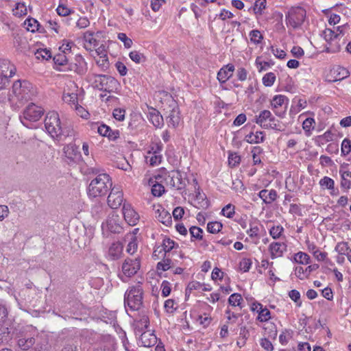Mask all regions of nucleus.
I'll return each instance as SVG.
<instances>
[{
    "instance_id": "1",
    "label": "nucleus",
    "mask_w": 351,
    "mask_h": 351,
    "mask_svg": "<svg viewBox=\"0 0 351 351\" xmlns=\"http://www.w3.org/2000/svg\"><path fill=\"white\" fill-rule=\"evenodd\" d=\"M45 128L47 133L57 141L72 136L74 134L73 130L70 126L61 123L59 114L55 111L47 114L45 119Z\"/></svg>"
},
{
    "instance_id": "2",
    "label": "nucleus",
    "mask_w": 351,
    "mask_h": 351,
    "mask_svg": "<svg viewBox=\"0 0 351 351\" xmlns=\"http://www.w3.org/2000/svg\"><path fill=\"white\" fill-rule=\"evenodd\" d=\"M112 185V182L108 174H99L90 182L88 187V195L91 197L104 196Z\"/></svg>"
},
{
    "instance_id": "3",
    "label": "nucleus",
    "mask_w": 351,
    "mask_h": 351,
    "mask_svg": "<svg viewBox=\"0 0 351 351\" xmlns=\"http://www.w3.org/2000/svg\"><path fill=\"white\" fill-rule=\"evenodd\" d=\"M143 289L140 283L130 286L124 295V304L131 311H138L143 306Z\"/></svg>"
},
{
    "instance_id": "4",
    "label": "nucleus",
    "mask_w": 351,
    "mask_h": 351,
    "mask_svg": "<svg viewBox=\"0 0 351 351\" xmlns=\"http://www.w3.org/2000/svg\"><path fill=\"white\" fill-rule=\"evenodd\" d=\"M44 114V110L34 104H29L20 116V120L23 125L29 128V122L38 121Z\"/></svg>"
},
{
    "instance_id": "5",
    "label": "nucleus",
    "mask_w": 351,
    "mask_h": 351,
    "mask_svg": "<svg viewBox=\"0 0 351 351\" xmlns=\"http://www.w3.org/2000/svg\"><path fill=\"white\" fill-rule=\"evenodd\" d=\"M140 267L141 263L139 258H136L132 259L128 258L122 264V274H119V277L123 282H126L127 278L134 276L140 269Z\"/></svg>"
},
{
    "instance_id": "6",
    "label": "nucleus",
    "mask_w": 351,
    "mask_h": 351,
    "mask_svg": "<svg viewBox=\"0 0 351 351\" xmlns=\"http://www.w3.org/2000/svg\"><path fill=\"white\" fill-rule=\"evenodd\" d=\"M305 16L306 10L302 7L291 8L286 14L287 24L297 28L303 23Z\"/></svg>"
},
{
    "instance_id": "7",
    "label": "nucleus",
    "mask_w": 351,
    "mask_h": 351,
    "mask_svg": "<svg viewBox=\"0 0 351 351\" xmlns=\"http://www.w3.org/2000/svg\"><path fill=\"white\" fill-rule=\"evenodd\" d=\"M165 181L167 186L176 190L184 189L186 186L185 179L183 178V173L179 170L169 171L167 174Z\"/></svg>"
},
{
    "instance_id": "8",
    "label": "nucleus",
    "mask_w": 351,
    "mask_h": 351,
    "mask_svg": "<svg viewBox=\"0 0 351 351\" xmlns=\"http://www.w3.org/2000/svg\"><path fill=\"white\" fill-rule=\"evenodd\" d=\"M27 85L29 84L25 81L21 82L18 80L14 82L12 91L18 100H27L30 97Z\"/></svg>"
},
{
    "instance_id": "9",
    "label": "nucleus",
    "mask_w": 351,
    "mask_h": 351,
    "mask_svg": "<svg viewBox=\"0 0 351 351\" xmlns=\"http://www.w3.org/2000/svg\"><path fill=\"white\" fill-rule=\"evenodd\" d=\"M123 202V191L119 186H114L108 197V204L112 209L118 208Z\"/></svg>"
},
{
    "instance_id": "10",
    "label": "nucleus",
    "mask_w": 351,
    "mask_h": 351,
    "mask_svg": "<svg viewBox=\"0 0 351 351\" xmlns=\"http://www.w3.org/2000/svg\"><path fill=\"white\" fill-rule=\"evenodd\" d=\"M71 92L64 90L62 94V100L73 108L80 100V95L78 93L80 90L77 85L73 82L71 84Z\"/></svg>"
},
{
    "instance_id": "11",
    "label": "nucleus",
    "mask_w": 351,
    "mask_h": 351,
    "mask_svg": "<svg viewBox=\"0 0 351 351\" xmlns=\"http://www.w3.org/2000/svg\"><path fill=\"white\" fill-rule=\"evenodd\" d=\"M123 215L125 221L130 226H135L139 221L138 213L133 208L130 204L124 203L123 206Z\"/></svg>"
},
{
    "instance_id": "12",
    "label": "nucleus",
    "mask_w": 351,
    "mask_h": 351,
    "mask_svg": "<svg viewBox=\"0 0 351 351\" xmlns=\"http://www.w3.org/2000/svg\"><path fill=\"white\" fill-rule=\"evenodd\" d=\"M156 218L158 221L161 222L166 226H169L172 223V218L171 214L166 210L162 206L158 205L154 206Z\"/></svg>"
},
{
    "instance_id": "13",
    "label": "nucleus",
    "mask_w": 351,
    "mask_h": 351,
    "mask_svg": "<svg viewBox=\"0 0 351 351\" xmlns=\"http://www.w3.org/2000/svg\"><path fill=\"white\" fill-rule=\"evenodd\" d=\"M330 75L332 79L329 80L332 82L340 81L347 78L350 75L349 71L341 66H334L330 71Z\"/></svg>"
},
{
    "instance_id": "14",
    "label": "nucleus",
    "mask_w": 351,
    "mask_h": 351,
    "mask_svg": "<svg viewBox=\"0 0 351 351\" xmlns=\"http://www.w3.org/2000/svg\"><path fill=\"white\" fill-rule=\"evenodd\" d=\"M16 71L15 66L8 60H0V74L6 75L8 81H10V78L15 74Z\"/></svg>"
},
{
    "instance_id": "15",
    "label": "nucleus",
    "mask_w": 351,
    "mask_h": 351,
    "mask_svg": "<svg viewBox=\"0 0 351 351\" xmlns=\"http://www.w3.org/2000/svg\"><path fill=\"white\" fill-rule=\"evenodd\" d=\"M269 250L272 259L281 257L287 251V245L283 242H273L269 245Z\"/></svg>"
},
{
    "instance_id": "16",
    "label": "nucleus",
    "mask_w": 351,
    "mask_h": 351,
    "mask_svg": "<svg viewBox=\"0 0 351 351\" xmlns=\"http://www.w3.org/2000/svg\"><path fill=\"white\" fill-rule=\"evenodd\" d=\"M234 71V66L232 64L223 66L217 73V80L221 84L225 83L232 77Z\"/></svg>"
},
{
    "instance_id": "17",
    "label": "nucleus",
    "mask_w": 351,
    "mask_h": 351,
    "mask_svg": "<svg viewBox=\"0 0 351 351\" xmlns=\"http://www.w3.org/2000/svg\"><path fill=\"white\" fill-rule=\"evenodd\" d=\"M157 342V337L149 331L143 332L139 339V343L142 346L149 348L154 346Z\"/></svg>"
},
{
    "instance_id": "18",
    "label": "nucleus",
    "mask_w": 351,
    "mask_h": 351,
    "mask_svg": "<svg viewBox=\"0 0 351 351\" xmlns=\"http://www.w3.org/2000/svg\"><path fill=\"white\" fill-rule=\"evenodd\" d=\"M123 245L120 242H114L109 247L108 256L110 260L114 261L119 259L123 252Z\"/></svg>"
},
{
    "instance_id": "19",
    "label": "nucleus",
    "mask_w": 351,
    "mask_h": 351,
    "mask_svg": "<svg viewBox=\"0 0 351 351\" xmlns=\"http://www.w3.org/2000/svg\"><path fill=\"white\" fill-rule=\"evenodd\" d=\"M75 62L71 64L70 66V70L74 71L79 75H84L87 71L86 62L82 56H77L75 58Z\"/></svg>"
},
{
    "instance_id": "20",
    "label": "nucleus",
    "mask_w": 351,
    "mask_h": 351,
    "mask_svg": "<svg viewBox=\"0 0 351 351\" xmlns=\"http://www.w3.org/2000/svg\"><path fill=\"white\" fill-rule=\"evenodd\" d=\"M258 197L263 199L266 204H270L277 198V192L274 189H263L258 193Z\"/></svg>"
},
{
    "instance_id": "21",
    "label": "nucleus",
    "mask_w": 351,
    "mask_h": 351,
    "mask_svg": "<svg viewBox=\"0 0 351 351\" xmlns=\"http://www.w3.org/2000/svg\"><path fill=\"white\" fill-rule=\"evenodd\" d=\"M339 174L341 176V187L347 191L351 188V172L343 169L341 167L339 169Z\"/></svg>"
},
{
    "instance_id": "22",
    "label": "nucleus",
    "mask_w": 351,
    "mask_h": 351,
    "mask_svg": "<svg viewBox=\"0 0 351 351\" xmlns=\"http://www.w3.org/2000/svg\"><path fill=\"white\" fill-rule=\"evenodd\" d=\"M252 310L257 311L258 313V319L261 322H265L271 318L269 309L266 307L263 308L260 303L253 304Z\"/></svg>"
},
{
    "instance_id": "23",
    "label": "nucleus",
    "mask_w": 351,
    "mask_h": 351,
    "mask_svg": "<svg viewBox=\"0 0 351 351\" xmlns=\"http://www.w3.org/2000/svg\"><path fill=\"white\" fill-rule=\"evenodd\" d=\"M84 47L88 51H92L97 45V40L94 37V32L86 31L84 33Z\"/></svg>"
},
{
    "instance_id": "24",
    "label": "nucleus",
    "mask_w": 351,
    "mask_h": 351,
    "mask_svg": "<svg viewBox=\"0 0 351 351\" xmlns=\"http://www.w3.org/2000/svg\"><path fill=\"white\" fill-rule=\"evenodd\" d=\"M114 340L110 337H106L93 351H114Z\"/></svg>"
},
{
    "instance_id": "25",
    "label": "nucleus",
    "mask_w": 351,
    "mask_h": 351,
    "mask_svg": "<svg viewBox=\"0 0 351 351\" xmlns=\"http://www.w3.org/2000/svg\"><path fill=\"white\" fill-rule=\"evenodd\" d=\"M149 120L156 128H161L163 125V118L158 110L151 108L148 114Z\"/></svg>"
},
{
    "instance_id": "26",
    "label": "nucleus",
    "mask_w": 351,
    "mask_h": 351,
    "mask_svg": "<svg viewBox=\"0 0 351 351\" xmlns=\"http://www.w3.org/2000/svg\"><path fill=\"white\" fill-rule=\"evenodd\" d=\"M136 330L141 332L143 330L147 329L149 325V319L145 313H141L136 319Z\"/></svg>"
},
{
    "instance_id": "27",
    "label": "nucleus",
    "mask_w": 351,
    "mask_h": 351,
    "mask_svg": "<svg viewBox=\"0 0 351 351\" xmlns=\"http://www.w3.org/2000/svg\"><path fill=\"white\" fill-rule=\"evenodd\" d=\"M98 78L99 80H96V82H99V84H97V87L100 90H105L110 92V90H108L105 85L108 83L112 86H116L117 84V81L114 78L106 75H98Z\"/></svg>"
},
{
    "instance_id": "28",
    "label": "nucleus",
    "mask_w": 351,
    "mask_h": 351,
    "mask_svg": "<svg viewBox=\"0 0 351 351\" xmlns=\"http://www.w3.org/2000/svg\"><path fill=\"white\" fill-rule=\"evenodd\" d=\"M180 121V111L178 108H173L167 117V122L169 126L176 128Z\"/></svg>"
},
{
    "instance_id": "29",
    "label": "nucleus",
    "mask_w": 351,
    "mask_h": 351,
    "mask_svg": "<svg viewBox=\"0 0 351 351\" xmlns=\"http://www.w3.org/2000/svg\"><path fill=\"white\" fill-rule=\"evenodd\" d=\"M195 207L197 208H206L208 206V202L204 193H202L198 187L195 191Z\"/></svg>"
},
{
    "instance_id": "30",
    "label": "nucleus",
    "mask_w": 351,
    "mask_h": 351,
    "mask_svg": "<svg viewBox=\"0 0 351 351\" xmlns=\"http://www.w3.org/2000/svg\"><path fill=\"white\" fill-rule=\"evenodd\" d=\"M63 152L64 156L71 160H74L79 155L77 147L72 143L65 145L63 148Z\"/></svg>"
},
{
    "instance_id": "31",
    "label": "nucleus",
    "mask_w": 351,
    "mask_h": 351,
    "mask_svg": "<svg viewBox=\"0 0 351 351\" xmlns=\"http://www.w3.org/2000/svg\"><path fill=\"white\" fill-rule=\"evenodd\" d=\"M289 99L288 98L282 95H275L271 101V105L274 110H277L278 108L282 107L283 105H285V108L288 105Z\"/></svg>"
},
{
    "instance_id": "32",
    "label": "nucleus",
    "mask_w": 351,
    "mask_h": 351,
    "mask_svg": "<svg viewBox=\"0 0 351 351\" xmlns=\"http://www.w3.org/2000/svg\"><path fill=\"white\" fill-rule=\"evenodd\" d=\"M245 141L249 143H260L265 140V134L262 131L256 132V134L252 132L245 136Z\"/></svg>"
},
{
    "instance_id": "33",
    "label": "nucleus",
    "mask_w": 351,
    "mask_h": 351,
    "mask_svg": "<svg viewBox=\"0 0 351 351\" xmlns=\"http://www.w3.org/2000/svg\"><path fill=\"white\" fill-rule=\"evenodd\" d=\"M271 113L269 110H264L258 116H256V123L263 128L267 124L266 121L271 118Z\"/></svg>"
},
{
    "instance_id": "34",
    "label": "nucleus",
    "mask_w": 351,
    "mask_h": 351,
    "mask_svg": "<svg viewBox=\"0 0 351 351\" xmlns=\"http://www.w3.org/2000/svg\"><path fill=\"white\" fill-rule=\"evenodd\" d=\"M34 343L35 339L33 337H24L18 340V346L23 350L29 349Z\"/></svg>"
},
{
    "instance_id": "35",
    "label": "nucleus",
    "mask_w": 351,
    "mask_h": 351,
    "mask_svg": "<svg viewBox=\"0 0 351 351\" xmlns=\"http://www.w3.org/2000/svg\"><path fill=\"white\" fill-rule=\"evenodd\" d=\"M12 12L17 17L23 16L27 14V7L24 3H16Z\"/></svg>"
},
{
    "instance_id": "36",
    "label": "nucleus",
    "mask_w": 351,
    "mask_h": 351,
    "mask_svg": "<svg viewBox=\"0 0 351 351\" xmlns=\"http://www.w3.org/2000/svg\"><path fill=\"white\" fill-rule=\"evenodd\" d=\"M294 261L302 265L310 263V256L305 252H299L294 255Z\"/></svg>"
},
{
    "instance_id": "37",
    "label": "nucleus",
    "mask_w": 351,
    "mask_h": 351,
    "mask_svg": "<svg viewBox=\"0 0 351 351\" xmlns=\"http://www.w3.org/2000/svg\"><path fill=\"white\" fill-rule=\"evenodd\" d=\"M335 250L339 254V255H346L347 256L348 254L349 251H351V249L350 248L347 242H339L335 248Z\"/></svg>"
},
{
    "instance_id": "38",
    "label": "nucleus",
    "mask_w": 351,
    "mask_h": 351,
    "mask_svg": "<svg viewBox=\"0 0 351 351\" xmlns=\"http://www.w3.org/2000/svg\"><path fill=\"white\" fill-rule=\"evenodd\" d=\"M130 239L127 246L126 251L130 254H134L138 249L137 238L134 235H130Z\"/></svg>"
},
{
    "instance_id": "39",
    "label": "nucleus",
    "mask_w": 351,
    "mask_h": 351,
    "mask_svg": "<svg viewBox=\"0 0 351 351\" xmlns=\"http://www.w3.org/2000/svg\"><path fill=\"white\" fill-rule=\"evenodd\" d=\"M174 241L171 240L169 238H165L162 241V243L160 245L161 248L160 250H162L165 252V254L167 252H169L172 249L174 248L175 246Z\"/></svg>"
},
{
    "instance_id": "40",
    "label": "nucleus",
    "mask_w": 351,
    "mask_h": 351,
    "mask_svg": "<svg viewBox=\"0 0 351 351\" xmlns=\"http://www.w3.org/2000/svg\"><path fill=\"white\" fill-rule=\"evenodd\" d=\"M130 58L135 63L140 64L146 61L143 53L137 51H132L129 53Z\"/></svg>"
},
{
    "instance_id": "41",
    "label": "nucleus",
    "mask_w": 351,
    "mask_h": 351,
    "mask_svg": "<svg viewBox=\"0 0 351 351\" xmlns=\"http://www.w3.org/2000/svg\"><path fill=\"white\" fill-rule=\"evenodd\" d=\"M223 224L219 221H211L207 224V230L212 234H216L221 231Z\"/></svg>"
},
{
    "instance_id": "42",
    "label": "nucleus",
    "mask_w": 351,
    "mask_h": 351,
    "mask_svg": "<svg viewBox=\"0 0 351 351\" xmlns=\"http://www.w3.org/2000/svg\"><path fill=\"white\" fill-rule=\"evenodd\" d=\"M319 185L324 189H333L335 181L328 176H324L319 180Z\"/></svg>"
},
{
    "instance_id": "43",
    "label": "nucleus",
    "mask_w": 351,
    "mask_h": 351,
    "mask_svg": "<svg viewBox=\"0 0 351 351\" xmlns=\"http://www.w3.org/2000/svg\"><path fill=\"white\" fill-rule=\"evenodd\" d=\"M53 61L57 66H65L67 64L68 58L64 53H58L54 56Z\"/></svg>"
},
{
    "instance_id": "44",
    "label": "nucleus",
    "mask_w": 351,
    "mask_h": 351,
    "mask_svg": "<svg viewBox=\"0 0 351 351\" xmlns=\"http://www.w3.org/2000/svg\"><path fill=\"white\" fill-rule=\"evenodd\" d=\"M221 215L227 218H232L235 214V206L232 204H228L221 210Z\"/></svg>"
},
{
    "instance_id": "45",
    "label": "nucleus",
    "mask_w": 351,
    "mask_h": 351,
    "mask_svg": "<svg viewBox=\"0 0 351 351\" xmlns=\"http://www.w3.org/2000/svg\"><path fill=\"white\" fill-rule=\"evenodd\" d=\"M276 79V77L274 73H267L263 77V84L265 86H271L274 84Z\"/></svg>"
},
{
    "instance_id": "46",
    "label": "nucleus",
    "mask_w": 351,
    "mask_h": 351,
    "mask_svg": "<svg viewBox=\"0 0 351 351\" xmlns=\"http://www.w3.org/2000/svg\"><path fill=\"white\" fill-rule=\"evenodd\" d=\"M263 128L280 130V122L276 120V118L271 115L269 120V123H267L265 125H263Z\"/></svg>"
},
{
    "instance_id": "47",
    "label": "nucleus",
    "mask_w": 351,
    "mask_h": 351,
    "mask_svg": "<svg viewBox=\"0 0 351 351\" xmlns=\"http://www.w3.org/2000/svg\"><path fill=\"white\" fill-rule=\"evenodd\" d=\"M250 38L251 42L255 43V44H259L261 43L262 40L263 39V36L261 34V32L257 29H253L250 32Z\"/></svg>"
},
{
    "instance_id": "48",
    "label": "nucleus",
    "mask_w": 351,
    "mask_h": 351,
    "mask_svg": "<svg viewBox=\"0 0 351 351\" xmlns=\"http://www.w3.org/2000/svg\"><path fill=\"white\" fill-rule=\"evenodd\" d=\"M266 8V0H256L253 10L256 14H262L263 10Z\"/></svg>"
},
{
    "instance_id": "49",
    "label": "nucleus",
    "mask_w": 351,
    "mask_h": 351,
    "mask_svg": "<svg viewBox=\"0 0 351 351\" xmlns=\"http://www.w3.org/2000/svg\"><path fill=\"white\" fill-rule=\"evenodd\" d=\"M341 155L347 156L351 152V141L350 139L346 138L341 143Z\"/></svg>"
},
{
    "instance_id": "50",
    "label": "nucleus",
    "mask_w": 351,
    "mask_h": 351,
    "mask_svg": "<svg viewBox=\"0 0 351 351\" xmlns=\"http://www.w3.org/2000/svg\"><path fill=\"white\" fill-rule=\"evenodd\" d=\"M190 234L192 238H194L197 240H202L203 239V230L197 226H192L189 229Z\"/></svg>"
},
{
    "instance_id": "51",
    "label": "nucleus",
    "mask_w": 351,
    "mask_h": 351,
    "mask_svg": "<svg viewBox=\"0 0 351 351\" xmlns=\"http://www.w3.org/2000/svg\"><path fill=\"white\" fill-rule=\"evenodd\" d=\"M165 193V187L159 183L154 184L152 187V193L155 197H160Z\"/></svg>"
},
{
    "instance_id": "52",
    "label": "nucleus",
    "mask_w": 351,
    "mask_h": 351,
    "mask_svg": "<svg viewBox=\"0 0 351 351\" xmlns=\"http://www.w3.org/2000/svg\"><path fill=\"white\" fill-rule=\"evenodd\" d=\"M241 300H243V298L241 294L233 293L229 297L228 303L232 306H237L240 305Z\"/></svg>"
},
{
    "instance_id": "53",
    "label": "nucleus",
    "mask_w": 351,
    "mask_h": 351,
    "mask_svg": "<svg viewBox=\"0 0 351 351\" xmlns=\"http://www.w3.org/2000/svg\"><path fill=\"white\" fill-rule=\"evenodd\" d=\"M324 36L327 42H330L334 39H337L339 37V34L334 30L330 29H326L324 32Z\"/></svg>"
},
{
    "instance_id": "54",
    "label": "nucleus",
    "mask_w": 351,
    "mask_h": 351,
    "mask_svg": "<svg viewBox=\"0 0 351 351\" xmlns=\"http://www.w3.org/2000/svg\"><path fill=\"white\" fill-rule=\"evenodd\" d=\"M35 56L36 58H42L43 60H48L51 56L50 51L47 49H38L35 53Z\"/></svg>"
},
{
    "instance_id": "55",
    "label": "nucleus",
    "mask_w": 351,
    "mask_h": 351,
    "mask_svg": "<svg viewBox=\"0 0 351 351\" xmlns=\"http://www.w3.org/2000/svg\"><path fill=\"white\" fill-rule=\"evenodd\" d=\"M315 121L313 118H306L302 123V128L306 132H310L314 129Z\"/></svg>"
},
{
    "instance_id": "56",
    "label": "nucleus",
    "mask_w": 351,
    "mask_h": 351,
    "mask_svg": "<svg viewBox=\"0 0 351 351\" xmlns=\"http://www.w3.org/2000/svg\"><path fill=\"white\" fill-rule=\"evenodd\" d=\"M162 161V156L159 152H154L150 156L149 162L151 166H156L160 164Z\"/></svg>"
},
{
    "instance_id": "57",
    "label": "nucleus",
    "mask_w": 351,
    "mask_h": 351,
    "mask_svg": "<svg viewBox=\"0 0 351 351\" xmlns=\"http://www.w3.org/2000/svg\"><path fill=\"white\" fill-rule=\"evenodd\" d=\"M25 25H27V29L32 32H34L36 29H38V26L39 25L38 22L34 19H27L25 21Z\"/></svg>"
},
{
    "instance_id": "58",
    "label": "nucleus",
    "mask_w": 351,
    "mask_h": 351,
    "mask_svg": "<svg viewBox=\"0 0 351 351\" xmlns=\"http://www.w3.org/2000/svg\"><path fill=\"white\" fill-rule=\"evenodd\" d=\"M284 228L281 226H273L270 230L269 234L273 239H276L280 238Z\"/></svg>"
},
{
    "instance_id": "59",
    "label": "nucleus",
    "mask_w": 351,
    "mask_h": 351,
    "mask_svg": "<svg viewBox=\"0 0 351 351\" xmlns=\"http://www.w3.org/2000/svg\"><path fill=\"white\" fill-rule=\"evenodd\" d=\"M252 262L250 258H243L239 263V268L243 272H247L250 270Z\"/></svg>"
},
{
    "instance_id": "60",
    "label": "nucleus",
    "mask_w": 351,
    "mask_h": 351,
    "mask_svg": "<svg viewBox=\"0 0 351 351\" xmlns=\"http://www.w3.org/2000/svg\"><path fill=\"white\" fill-rule=\"evenodd\" d=\"M292 332L286 330L282 332L279 336V341L282 345H286L289 340L292 337Z\"/></svg>"
},
{
    "instance_id": "61",
    "label": "nucleus",
    "mask_w": 351,
    "mask_h": 351,
    "mask_svg": "<svg viewBox=\"0 0 351 351\" xmlns=\"http://www.w3.org/2000/svg\"><path fill=\"white\" fill-rule=\"evenodd\" d=\"M241 157L236 153H232L228 156V163L231 167H235L240 163Z\"/></svg>"
},
{
    "instance_id": "62",
    "label": "nucleus",
    "mask_w": 351,
    "mask_h": 351,
    "mask_svg": "<svg viewBox=\"0 0 351 351\" xmlns=\"http://www.w3.org/2000/svg\"><path fill=\"white\" fill-rule=\"evenodd\" d=\"M107 226L108 230L114 233H119L122 230V227L119 224L116 223L113 220L108 221Z\"/></svg>"
},
{
    "instance_id": "63",
    "label": "nucleus",
    "mask_w": 351,
    "mask_h": 351,
    "mask_svg": "<svg viewBox=\"0 0 351 351\" xmlns=\"http://www.w3.org/2000/svg\"><path fill=\"white\" fill-rule=\"evenodd\" d=\"M117 37L123 43L124 46L126 48H130L132 47L133 42L132 39L128 38L125 33H119Z\"/></svg>"
},
{
    "instance_id": "64",
    "label": "nucleus",
    "mask_w": 351,
    "mask_h": 351,
    "mask_svg": "<svg viewBox=\"0 0 351 351\" xmlns=\"http://www.w3.org/2000/svg\"><path fill=\"white\" fill-rule=\"evenodd\" d=\"M73 108H75L77 115L80 116L82 118L88 119L89 113L84 107L77 104Z\"/></svg>"
}]
</instances>
